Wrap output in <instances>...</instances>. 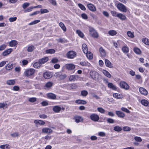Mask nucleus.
Returning a JSON list of instances; mask_svg holds the SVG:
<instances>
[{"mask_svg":"<svg viewBox=\"0 0 149 149\" xmlns=\"http://www.w3.org/2000/svg\"><path fill=\"white\" fill-rule=\"evenodd\" d=\"M58 61V59L56 58H54L52 59L51 60V62L53 63H57Z\"/></svg>","mask_w":149,"mask_h":149,"instance_id":"obj_62","label":"nucleus"},{"mask_svg":"<svg viewBox=\"0 0 149 149\" xmlns=\"http://www.w3.org/2000/svg\"><path fill=\"white\" fill-rule=\"evenodd\" d=\"M42 105L43 106H47L48 105V103L46 101H44L41 103Z\"/></svg>","mask_w":149,"mask_h":149,"instance_id":"obj_64","label":"nucleus"},{"mask_svg":"<svg viewBox=\"0 0 149 149\" xmlns=\"http://www.w3.org/2000/svg\"><path fill=\"white\" fill-rule=\"evenodd\" d=\"M90 76L93 80L97 81L99 78V74L98 72L94 71H92L90 73Z\"/></svg>","mask_w":149,"mask_h":149,"instance_id":"obj_2","label":"nucleus"},{"mask_svg":"<svg viewBox=\"0 0 149 149\" xmlns=\"http://www.w3.org/2000/svg\"><path fill=\"white\" fill-rule=\"evenodd\" d=\"M113 130L116 132H120L122 130V128L118 126H116L114 127Z\"/></svg>","mask_w":149,"mask_h":149,"instance_id":"obj_40","label":"nucleus"},{"mask_svg":"<svg viewBox=\"0 0 149 149\" xmlns=\"http://www.w3.org/2000/svg\"><path fill=\"white\" fill-rule=\"evenodd\" d=\"M123 130L124 131H129L131 130V128L128 126H125L123 127Z\"/></svg>","mask_w":149,"mask_h":149,"instance_id":"obj_56","label":"nucleus"},{"mask_svg":"<svg viewBox=\"0 0 149 149\" xmlns=\"http://www.w3.org/2000/svg\"><path fill=\"white\" fill-rule=\"evenodd\" d=\"M47 97L51 99H55L56 98V96L55 94L52 93H48L47 95Z\"/></svg>","mask_w":149,"mask_h":149,"instance_id":"obj_18","label":"nucleus"},{"mask_svg":"<svg viewBox=\"0 0 149 149\" xmlns=\"http://www.w3.org/2000/svg\"><path fill=\"white\" fill-rule=\"evenodd\" d=\"M97 111L102 113H104L105 112V110L102 107H98L97 108Z\"/></svg>","mask_w":149,"mask_h":149,"instance_id":"obj_48","label":"nucleus"},{"mask_svg":"<svg viewBox=\"0 0 149 149\" xmlns=\"http://www.w3.org/2000/svg\"><path fill=\"white\" fill-rule=\"evenodd\" d=\"M75 103L79 104H85L86 103V102L84 100H79L75 101Z\"/></svg>","mask_w":149,"mask_h":149,"instance_id":"obj_29","label":"nucleus"},{"mask_svg":"<svg viewBox=\"0 0 149 149\" xmlns=\"http://www.w3.org/2000/svg\"><path fill=\"white\" fill-rule=\"evenodd\" d=\"M87 7L90 10L93 12H94L96 10L95 7L91 3H90L88 4Z\"/></svg>","mask_w":149,"mask_h":149,"instance_id":"obj_14","label":"nucleus"},{"mask_svg":"<svg viewBox=\"0 0 149 149\" xmlns=\"http://www.w3.org/2000/svg\"><path fill=\"white\" fill-rule=\"evenodd\" d=\"M99 51L102 56L104 57L106 56V51L102 47L99 48Z\"/></svg>","mask_w":149,"mask_h":149,"instance_id":"obj_17","label":"nucleus"},{"mask_svg":"<svg viewBox=\"0 0 149 149\" xmlns=\"http://www.w3.org/2000/svg\"><path fill=\"white\" fill-rule=\"evenodd\" d=\"M108 34L111 36H113L116 34V31L114 30H110L108 32Z\"/></svg>","mask_w":149,"mask_h":149,"instance_id":"obj_39","label":"nucleus"},{"mask_svg":"<svg viewBox=\"0 0 149 149\" xmlns=\"http://www.w3.org/2000/svg\"><path fill=\"white\" fill-rule=\"evenodd\" d=\"M142 42L146 45H149V40L147 38H143L142 39Z\"/></svg>","mask_w":149,"mask_h":149,"instance_id":"obj_38","label":"nucleus"},{"mask_svg":"<svg viewBox=\"0 0 149 149\" xmlns=\"http://www.w3.org/2000/svg\"><path fill=\"white\" fill-rule=\"evenodd\" d=\"M107 122L110 123H114V120L112 118H108L107 120Z\"/></svg>","mask_w":149,"mask_h":149,"instance_id":"obj_59","label":"nucleus"},{"mask_svg":"<svg viewBox=\"0 0 149 149\" xmlns=\"http://www.w3.org/2000/svg\"><path fill=\"white\" fill-rule=\"evenodd\" d=\"M119 85L121 88L125 90H128L129 88V86L124 81H121L119 84Z\"/></svg>","mask_w":149,"mask_h":149,"instance_id":"obj_6","label":"nucleus"},{"mask_svg":"<svg viewBox=\"0 0 149 149\" xmlns=\"http://www.w3.org/2000/svg\"><path fill=\"white\" fill-rule=\"evenodd\" d=\"M17 19L16 17H11L9 19V21L10 22H13L15 21Z\"/></svg>","mask_w":149,"mask_h":149,"instance_id":"obj_54","label":"nucleus"},{"mask_svg":"<svg viewBox=\"0 0 149 149\" xmlns=\"http://www.w3.org/2000/svg\"><path fill=\"white\" fill-rule=\"evenodd\" d=\"M76 55V53L73 51H70L68 52L66 54L67 57L69 58H73Z\"/></svg>","mask_w":149,"mask_h":149,"instance_id":"obj_5","label":"nucleus"},{"mask_svg":"<svg viewBox=\"0 0 149 149\" xmlns=\"http://www.w3.org/2000/svg\"><path fill=\"white\" fill-rule=\"evenodd\" d=\"M121 110L124 112H125L127 113H130V111L126 108L124 107H122L121 108Z\"/></svg>","mask_w":149,"mask_h":149,"instance_id":"obj_51","label":"nucleus"},{"mask_svg":"<svg viewBox=\"0 0 149 149\" xmlns=\"http://www.w3.org/2000/svg\"><path fill=\"white\" fill-rule=\"evenodd\" d=\"M59 26L65 32L66 31V27L64 24L63 22H60L59 23Z\"/></svg>","mask_w":149,"mask_h":149,"instance_id":"obj_28","label":"nucleus"},{"mask_svg":"<svg viewBox=\"0 0 149 149\" xmlns=\"http://www.w3.org/2000/svg\"><path fill=\"white\" fill-rule=\"evenodd\" d=\"M10 146L6 144L1 145L0 148L2 149H8L9 148Z\"/></svg>","mask_w":149,"mask_h":149,"instance_id":"obj_45","label":"nucleus"},{"mask_svg":"<svg viewBox=\"0 0 149 149\" xmlns=\"http://www.w3.org/2000/svg\"><path fill=\"white\" fill-rule=\"evenodd\" d=\"M128 36L130 38H133L134 36V34L132 33L130 31H128L127 33Z\"/></svg>","mask_w":149,"mask_h":149,"instance_id":"obj_53","label":"nucleus"},{"mask_svg":"<svg viewBox=\"0 0 149 149\" xmlns=\"http://www.w3.org/2000/svg\"><path fill=\"white\" fill-rule=\"evenodd\" d=\"M90 118L92 120L96 122L99 120V117L95 113H93L91 115Z\"/></svg>","mask_w":149,"mask_h":149,"instance_id":"obj_7","label":"nucleus"},{"mask_svg":"<svg viewBox=\"0 0 149 149\" xmlns=\"http://www.w3.org/2000/svg\"><path fill=\"white\" fill-rule=\"evenodd\" d=\"M55 50L53 49H50L46 50V52L47 54H54L55 53Z\"/></svg>","mask_w":149,"mask_h":149,"instance_id":"obj_44","label":"nucleus"},{"mask_svg":"<svg viewBox=\"0 0 149 149\" xmlns=\"http://www.w3.org/2000/svg\"><path fill=\"white\" fill-rule=\"evenodd\" d=\"M129 48L126 46H124L122 48L123 52L125 53H127L129 52Z\"/></svg>","mask_w":149,"mask_h":149,"instance_id":"obj_41","label":"nucleus"},{"mask_svg":"<svg viewBox=\"0 0 149 149\" xmlns=\"http://www.w3.org/2000/svg\"><path fill=\"white\" fill-rule=\"evenodd\" d=\"M78 6L79 8L82 10H85L86 9V8L81 3H79Z\"/></svg>","mask_w":149,"mask_h":149,"instance_id":"obj_50","label":"nucleus"},{"mask_svg":"<svg viewBox=\"0 0 149 149\" xmlns=\"http://www.w3.org/2000/svg\"><path fill=\"white\" fill-rule=\"evenodd\" d=\"M53 111L56 113L59 112L61 110V108L58 106H55L53 108Z\"/></svg>","mask_w":149,"mask_h":149,"instance_id":"obj_23","label":"nucleus"},{"mask_svg":"<svg viewBox=\"0 0 149 149\" xmlns=\"http://www.w3.org/2000/svg\"><path fill=\"white\" fill-rule=\"evenodd\" d=\"M116 113L117 115L120 118H124L125 116V113L120 111H116Z\"/></svg>","mask_w":149,"mask_h":149,"instance_id":"obj_16","label":"nucleus"},{"mask_svg":"<svg viewBox=\"0 0 149 149\" xmlns=\"http://www.w3.org/2000/svg\"><path fill=\"white\" fill-rule=\"evenodd\" d=\"M13 49L10 48L4 51L2 53V55L4 56H6L12 52Z\"/></svg>","mask_w":149,"mask_h":149,"instance_id":"obj_19","label":"nucleus"},{"mask_svg":"<svg viewBox=\"0 0 149 149\" xmlns=\"http://www.w3.org/2000/svg\"><path fill=\"white\" fill-rule=\"evenodd\" d=\"M114 97L118 99H121L123 97L122 95L117 93H114L113 94Z\"/></svg>","mask_w":149,"mask_h":149,"instance_id":"obj_31","label":"nucleus"},{"mask_svg":"<svg viewBox=\"0 0 149 149\" xmlns=\"http://www.w3.org/2000/svg\"><path fill=\"white\" fill-rule=\"evenodd\" d=\"M6 69L8 70H10L13 68L12 63H9L6 66Z\"/></svg>","mask_w":149,"mask_h":149,"instance_id":"obj_37","label":"nucleus"},{"mask_svg":"<svg viewBox=\"0 0 149 149\" xmlns=\"http://www.w3.org/2000/svg\"><path fill=\"white\" fill-rule=\"evenodd\" d=\"M35 72V70L33 69L30 68L29 69V77L30 76L33 77Z\"/></svg>","mask_w":149,"mask_h":149,"instance_id":"obj_30","label":"nucleus"},{"mask_svg":"<svg viewBox=\"0 0 149 149\" xmlns=\"http://www.w3.org/2000/svg\"><path fill=\"white\" fill-rule=\"evenodd\" d=\"M77 33L78 34V35L81 38H83L84 37L83 33L79 30H77L76 31Z\"/></svg>","mask_w":149,"mask_h":149,"instance_id":"obj_47","label":"nucleus"},{"mask_svg":"<svg viewBox=\"0 0 149 149\" xmlns=\"http://www.w3.org/2000/svg\"><path fill=\"white\" fill-rule=\"evenodd\" d=\"M86 54L87 57L89 59H92L93 57V54L90 52H88L87 53H85Z\"/></svg>","mask_w":149,"mask_h":149,"instance_id":"obj_34","label":"nucleus"},{"mask_svg":"<svg viewBox=\"0 0 149 149\" xmlns=\"http://www.w3.org/2000/svg\"><path fill=\"white\" fill-rule=\"evenodd\" d=\"M56 40L58 42H59L61 43H65L67 42V41L66 40H65V38H60L59 39H56Z\"/></svg>","mask_w":149,"mask_h":149,"instance_id":"obj_43","label":"nucleus"},{"mask_svg":"<svg viewBox=\"0 0 149 149\" xmlns=\"http://www.w3.org/2000/svg\"><path fill=\"white\" fill-rule=\"evenodd\" d=\"M134 139L135 141L138 142H141L142 141V139L139 137L135 136Z\"/></svg>","mask_w":149,"mask_h":149,"instance_id":"obj_58","label":"nucleus"},{"mask_svg":"<svg viewBox=\"0 0 149 149\" xmlns=\"http://www.w3.org/2000/svg\"><path fill=\"white\" fill-rule=\"evenodd\" d=\"M89 28L90 34L92 36L96 38H98L99 37L98 34L95 30L91 27H89Z\"/></svg>","mask_w":149,"mask_h":149,"instance_id":"obj_3","label":"nucleus"},{"mask_svg":"<svg viewBox=\"0 0 149 149\" xmlns=\"http://www.w3.org/2000/svg\"><path fill=\"white\" fill-rule=\"evenodd\" d=\"M41 14H42L43 13H48L49 11L47 9H41L40 10Z\"/></svg>","mask_w":149,"mask_h":149,"instance_id":"obj_55","label":"nucleus"},{"mask_svg":"<svg viewBox=\"0 0 149 149\" xmlns=\"http://www.w3.org/2000/svg\"><path fill=\"white\" fill-rule=\"evenodd\" d=\"M55 76L57 77H58L60 80L64 79L67 77L65 74H62L61 72H57L55 74Z\"/></svg>","mask_w":149,"mask_h":149,"instance_id":"obj_4","label":"nucleus"},{"mask_svg":"<svg viewBox=\"0 0 149 149\" xmlns=\"http://www.w3.org/2000/svg\"><path fill=\"white\" fill-rule=\"evenodd\" d=\"M139 91L142 94L146 95H147L148 92L143 87H140L139 88Z\"/></svg>","mask_w":149,"mask_h":149,"instance_id":"obj_13","label":"nucleus"},{"mask_svg":"<svg viewBox=\"0 0 149 149\" xmlns=\"http://www.w3.org/2000/svg\"><path fill=\"white\" fill-rule=\"evenodd\" d=\"M116 17H118L122 20H125L127 19L126 16L121 13H118Z\"/></svg>","mask_w":149,"mask_h":149,"instance_id":"obj_11","label":"nucleus"},{"mask_svg":"<svg viewBox=\"0 0 149 149\" xmlns=\"http://www.w3.org/2000/svg\"><path fill=\"white\" fill-rule=\"evenodd\" d=\"M34 123L37 125H43L45 124L44 121L41 120H35L34 121Z\"/></svg>","mask_w":149,"mask_h":149,"instance_id":"obj_25","label":"nucleus"},{"mask_svg":"<svg viewBox=\"0 0 149 149\" xmlns=\"http://www.w3.org/2000/svg\"><path fill=\"white\" fill-rule=\"evenodd\" d=\"M7 104L6 102L0 103V108H4V107L6 106Z\"/></svg>","mask_w":149,"mask_h":149,"instance_id":"obj_57","label":"nucleus"},{"mask_svg":"<svg viewBox=\"0 0 149 149\" xmlns=\"http://www.w3.org/2000/svg\"><path fill=\"white\" fill-rule=\"evenodd\" d=\"M73 119L75 120V122L77 123L82 122L83 120V118L82 117L77 116H74Z\"/></svg>","mask_w":149,"mask_h":149,"instance_id":"obj_10","label":"nucleus"},{"mask_svg":"<svg viewBox=\"0 0 149 149\" xmlns=\"http://www.w3.org/2000/svg\"><path fill=\"white\" fill-rule=\"evenodd\" d=\"M17 44V42L15 40L11 41L9 43V45L11 47L15 46Z\"/></svg>","mask_w":149,"mask_h":149,"instance_id":"obj_27","label":"nucleus"},{"mask_svg":"<svg viewBox=\"0 0 149 149\" xmlns=\"http://www.w3.org/2000/svg\"><path fill=\"white\" fill-rule=\"evenodd\" d=\"M42 132L43 133L50 134L52 132V130L49 128H43L42 129Z\"/></svg>","mask_w":149,"mask_h":149,"instance_id":"obj_12","label":"nucleus"},{"mask_svg":"<svg viewBox=\"0 0 149 149\" xmlns=\"http://www.w3.org/2000/svg\"><path fill=\"white\" fill-rule=\"evenodd\" d=\"M141 104L145 106H147L148 104V102L146 100H142L141 101Z\"/></svg>","mask_w":149,"mask_h":149,"instance_id":"obj_36","label":"nucleus"},{"mask_svg":"<svg viewBox=\"0 0 149 149\" xmlns=\"http://www.w3.org/2000/svg\"><path fill=\"white\" fill-rule=\"evenodd\" d=\"M69 79L71 81H74L77 80L79 78V76L77 75H72L68 77Z\"/></svg>","mask_w":149,"mask_h":149,"instance_id":"obj_9","label":"nucleus"},{"mask_svg":"<svg viewBox=\"0 0 149 149\" xmlns=\"http://www.w3.org/2000/svg\"><path fill=\"white\" fill-rule=\"evenodd\" d=\"M6 47V45L5 44H3L0 46V51H2Z\"/></svg>","mask_w":149,"mask_h":149,"instance_id":"obj_63","label":"nucleus"},{"mask_svg":"<svg viewBox=\"0 0 149 149\" xmlns=\"http://www.w3.org/2000/svg\"><path fill=\"white\" fill-rule=\"evenodd\" d=\"M118 9L120 11L124 13H126L127 11V8L122 3H119L116 5Z\"/></svg>","mask_w":149,"mask_h":149,"instance_id":"obj_1","label":"nucleus"},{"mask_svg":"<svg viewBox=\"0 0 149 149\" xmlns=\"http://www.w3.org/2000/svg\"><path fill=\"white\" fill-rule=\"evenodd\" d=\"M52 77V74L48 72H46L43 74V77L45 79H49Z\"/></svg>","mask_w":149,"mask_h":149,"instance_id":"obj_20","label":"nucleus"},{"mask_svg":"<svg viewBox=\"0 0 149 149\" xmlns=\"http://www.w3.org/2000/svg\"><path fill=\"white\" fill-rule=\"evenodd\" d=\"M49 60V58L48 57H46L39 59V61L40 63L41 64V65L43 64Z\"/></svg>","mask_w":149,"mask_h":149,"instance_id":"obj_15","label":"nucleus"},{"mask_svg":"<svg viewBox=\"0 0 149 149\" xmlns=\"http://www.w3.org/2000/svg\"><path fill=\"white\" fill-rule=\"evenodd\" d=\"M10 135L12 137H16L18 136L19 134L17 132H14L13 133L11 134Z\"/></svg>","mask_w":149,"mask_h":149,"instance_id":"obj_60","label":"nucleus"},{"mask_svg":"<svg viewBox=\"0 0 149 149\" xmlns=\"http://www.w3.org/2000/svg\"><path fill=\"white\" fill-rule=\"evenodd\" d=\"M65 67L66 69L68 70H71L75 68V65L72 64H67L65 65Z\"/></svg>","mask_w":149,"mask_h":149,"instance_id":"obj_8","label":"nucleus"},{"mask_svg":"<svg viewBox=\"0 0 149 149\" xmlns=\"http://www.w3.org/2000/svg\"><path fill=\"white\" fill-rule=\"evenodd\" d=\"M82 49L84 53H87L88 52V48L87 45L85 44H83L82 45Z\"/></svg>","mask_w":149,"mask_h":149,"instance_id":"obj_22","label":"nucleus"},{"mask_svg":"<svg viewBox=\"0 0 149 149\" xmlns=\"http://www.w3.org/2000/svg\"><path fill=\"white\" fill-rule=\"evenodd\" d=\"M35 49L34 47L33 46L31 45L29 47V52H31L32 51Z\"/></svg>","mask_w":149,"mask_h":149,"instance_id":"obj_61","label":"nucleus"},{"mask_svg":"<svg viewBox=\"0 0 149 149\" xmlns=\"http://www.w3.org/2000/svg\"><path fill=\"white\" fill-rule=\"evenodd\" d=\"M40 22V21L39 20H35L29 24V25H33L35 24Z\"/></svg>","mask_w":149,"mask_h":149,"instance_id":"obj_46","label":"nucleus"},{"mask_svg":"<svg viewBox=\"0 0 149 149\" xmlns=\"http://www.w3.org/2000/svg\"><path fill=\"white\" fill-rule=\"evenodd\" d=\"M81 94L82 96H86L88 95V92L86 90H83L81 91Z\"/></svg>","mask_w":149,"mask_h":149,"instance_id":"obj_49","label":"nucleus"},{"mask_svg":"<svg viewBox=\"0 0 149 149\" xmlns=\"http://www.w3.org/2000/svg\"><path fill=\"white\" fill-rule=\"evenodd\" d=\"M103 73L107 77L110 78L111 75L109 73L105 70H103L102 71Z\"/></svg>","mask_w":149,"mask_h":149,"instance_id":"obj_33","label":"nucleus"},{"mask_svg":"<svg viewBox=\"0 0 149 149\" xmlns=\"http://www.w3.org/2000/svg\"><path fill=\"white\" fill-rule=\"evenodd\" d=\"M134 52L137 54H140L141 53V51L139 48L137 47H135L134 49Z\"/></svg>","mask_w":149,"mask_h":149,"instance_id":"obj_42","label":"nucleus"},{"mask_svg":"<svg viewBox=\"0 0 149 149\" xmlns=\"http://www.w3.org/2000/svg\"><path fill=\"white\" fill-rule=\"evenodd\" d=\"M42 66L41 64L40 63L39 61L38 62L35 63L33 64V67L36 68H38Z\"/></svg>","mask_w":149,"mask_h":149,"instance_id":"obj_32","label":"nucleus"},{"mask_svg":"<svg viewBox=\"0 0 149 149\" xmlns=\"http://www.w3.org/2000/svg\"><path fill=\"white\" fill-rule=\"evenodd\" d=\"M105 63L106 66L109 68L112 67V64L111 62L107 59H106L105 61Z\"/></svg>","mask_w":149,"mask_h":149,"instance_id":"obj_21","label":"nucleus"},{"mask_svg":"<svg viewBox=\"0 0 149 149\" xmlns=\"http://www.w3.org/2000/svg\"><path fill=\"white\" fill-rule=\"evenodd\" d=\"M108 86L113 90H116L117 89L116 86L114 85L112 83H109L108 84Z\"/></svg>","mask_w":149,"mask_h":149,"instance_id":"obj_24","label":"nucleus"},{"mask_svg":"<svg viewBox=\"0 0 149 149\" xmlns=\"http://www.w3.org/2000/svg\"><path fill=\"white\" fill-rule=\"evenodd\" d=\"M53 84L51 82H48L47 83L45 86V87L47 88H50L53 85Z\"/></svg>","mask_w":149,"mask_h":149,"instance_id":"obj_35","label":"nucleus"},{"mask_svg":"<svg viewBox=\"0 0 149 149\" xmlns=\"http://www.w3.org/2000/svg\"><path fill=\"white\" fill-rule=\"evenodd\" d=\"M49 1L52 5L56 6L57 5V3L56 0H48Z\"/></svg>","mask_w":149,"mask_h":149,"instance_id":"obj_52","label":"nucleus"},{"mask_svg":"<svg viewBox=\"0 0 149 149\" xmlns=\"http://www.w3.org/2000/svg\"><path fill=\"white\" fill-rule=\"evenodd\" d=\"M15 83V81L13 79L8 80L6 81V84L9 85H13Z\"/></svg>","mask_w":149,"mask_h":149,"instance_id":"obj_26","label":"nucleus"}]
</instances>
